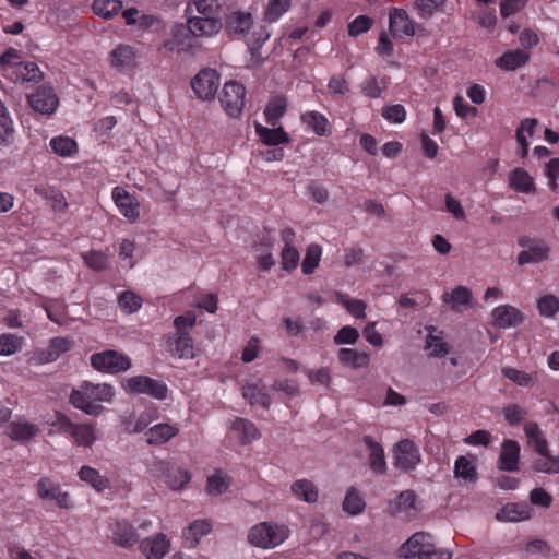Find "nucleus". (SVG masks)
<instances>
[{
  "label": "nucleus",
  "instance_id": "f3484780",
  "mask_svg": "<svg viewBox=\"0 0 559 559\" xmlns=\"http://www.w3.org/2000/svg\"><path fill=\"white\" fill-rule=\"evenodd\" d=\"M139 548L146 559H163L170 549V542L165 534L158 533L154 538L141 540Z\"/></svg>",
  "mask_w": 559,
  "mask_h": 559
},
{
  "label": "nucleus",
  "instance_id": "aec40b11",
  "mask_svg": "<svg viewBox=\"0 0 559 559\" xmlns=\"http://www.w3.org/2000/svg\"><path fill=\"white\" fill-rule=\"evenodd\" d=\"M195 37L212 36L217 34L222 27L221 16H193L187 20Z\"/></svg>",
  "mask_w": 559,
  "mask_h": 559
},
{
  "label": "nucleus",
  "instance_id": "680f3d73",
  "mask_svg": "<svg viewBox=\"0 0 559 559\" xmlns=\"http://www.w3.org/2000/svg\"><path fill=\"white\" fill-rule=\"evenodd\" d=\"M228 489V484L221 476V471L210 476L206 483V492L212 496H219Z\"/></svg>",
  "mask_w": 559,
  "mask_h": 559
},
{
  "label": "nucleus",
  "instance_id": "13d9d810",
  "mask_svg": "<svg viewBox=\"0 0 559 559\" xmlns=\"http://www.w3.org/2000/svg\"><path fill=\"white\" fill-rule=\"evenodd\" d=\"M269 37L270 33L264 28L252 35V38H250L248 41V47L252 58L257 59L258 61L262 60L259 51L262 45L269 39Z\"/></svg>",
  "mask_w": 559,
  "mask_h": 559
},
{
  "label": "nucleus",
  "instance_id": "5fc2aeb1",
  "mask_svg": "<svg viewBox=\"0 0 559 559\" xmlns=\"http://www.w3.org/2000/svg\"><path fill=\"white\" fill-rule=\"evenodd\" d=\"M14 124L10 115L0 116V145H9L14 138Z\"/></svg>",
  "mask_w": 559,
  "mask_h": 559
},
{
  "label": "nucleus",
  "instance_id": "1a4fd4ad",
  "mask_svg": "<svg viewBox=\"0 0 559 559\" xmlns=\"http://www.w3.org/2000/svg\"><path fill=\"white\" fill-rule=\"evenodd\" d=\"M394 465L408 473L420 463L421 456L418 447L409 439H403L393 447Z\"/></svg>",
  "mask_w": 559,
  "mask_h": 559
},
{
  "label": "nucleus",
  "instance_id": "0e129e2a",
  "mask_svg": "<svg viewBox=\"0 0 559 559\" xmlns=\"http://www.w3.org/2000/svg\"><path fill=\"white\" fill-rule=\"evenodd\" d=\"M17 64L24 69L21 73L24 81L38 83L44 79L43 72L35 62L26 61Z\"/></svg>",
  "mask_w": 559,
  "mask_h": 559
},
{
  "label": "nucleus",
  "instance_id": "5701e85b",
  "mask_svg": "<svg viewBox=\"0 0 559 559\" xmlns=\"http://www.w3.org/2000/svg\"><path fill=\"white\" fill-rule=\"evenodd\" d=\"M530 60V53L522 50H507L501 57L497 58L495 64L503 71H515L524 67Z\"/></svg>",
  "mask_w": 559,
  "mask_h": 559
},
{
  "label": "nucleus",
  "instance_id": "f03ea898",
  "mask_svg": "<svg viewBox=\"0 0 559 559\" xmlns=\"http://www.w3.org/2000/svg\"><path fill=\"white\" fill-rule=\"evenodd\" d=\"M405 559H451L452 552L437 549L432 536L426 532H416L400 548Z\"/></svg>",
  "mask_w": 559,
  "mask_h": 559
},
{
  "label": "nucleus",
  "instance_id": "a211bd4d",
  "mask_svg": "<svg viewBox=\"0 0 559 559\" xmlns=\"http://www.w3.org/2000/svg\"><path fill=\"white\" fill-rule=\"evenodd\" d=\"M112 199L119 209L120 213L129 218L130 221L134 222L139 215V202L134 197H132L130 193H128L126 190L116 187L112 190Z\"/></svg>",
  "mask_w": 559,
  "mask_h": 559
},
{
  "label": "nucleus",
  "instance_id": "e2e57ef3",
  "mask_svg": "<svg viewBox=\"0 0 559 559\" xmlns=\"http://www.w3.org/2000/svg\"><path fill=\"white\" fill-rule=\"evenodd\" d=\"M382 116L390 122L402 123L406 118V110L403 105H390L382 109Z\"/></svg>",
  "mask_w": 559,
  "mask_h": 559
},
{
  "label": "nucleus",
  "instance_id": "a18cd8bd",
  "mask_svg": "<svg viewBox=\"0 0 559 559\" xmlns=\"http://www.w3.org/2000/svg\"><path fill=\"white\" fill-rule=\"evenodd\" d=\"M337 301L346 308V310L358 319L366 317V302L360 299L352 300L344 294H337Z\"/></svg>",
  "mask_w": 559,
  "mask_h": 559
},
{
  "label": "nucleus",
  "instance_id": "603ef678",
  "mask_svg": "<svg viewBox=\"0 0 559 559\" xmlns=\"http://www.w3.org/2000/svg\"><path fill=\"white\" fill-rule=\"evenodd\" d=\"M359 338V332L356 328L350 325H345L341 328L335 336L333 337V342L335 345L348 344L354 345Z\"/></svg>",
  "mask_w": 559,
  "mask_h": 559
},
{
  "label": "nucleus",
  "instance_id": "9d476101",
  "mask_svg": "<svg viewBox=\"0 0 559 559\" xmlns=\"http://www.w3.org/2000/svg\"><path fill=\"white\" fill-rule=\"evenodd\" d=\"M28 105L37 112L43 115H52L59 104L53 87L41 86L35 93L27 95Z\"/></svg>",
  "mask_w": 559,
  "mask_h": 559
},
{
  "label": "nucleus",
  "instance_id": "6ab92c4d",
  "mask_svg": "<svg viewBox=\"0 0 559 559\" xmlns=\"http://www.w3.org/2000/svg\"><path fill=\"white\" fill-rule=\"evenodd\" d=\"M520 444L515 440H504L502 450L498 460V468L506 472H515L519 469Z\"/></svg>",
  "mask_w": 559,
  "mask_h": 559
},
{
  "label": "nucleus",
  "instance_id": "c03bdc74",
  "mask_svg": "<svg viewBox=\"0 0 559 559\" xmlns=\"http://www.w3.org/2000/svg\"><path fill=\"white\" fill-rule=\"evenodd\" d=\"M52 151L63 157L71 156L76 152V142L68 136H57L50 141Z\"/></svg>",
  "mask_w": 559,
  "mask_h": 559
},
{
  "label": "nucleus",
  "instance_id": "58836bf2",
  "mask_svg": "<svg viewBox=\"0 0 559 559\" xmlns=\"http://www.w3.org/2000/svg\"><path fill=\"white\" fill-rule=\"evenodd\" d=\"M454 476L456 478H463L465 481L476 483L478 475L475 466L464 455L456 459L454 464Z\"/></svg>",
  "mask_w": 559,
  "mask_h": 559
},
{
  "label": "nucleus",
  "instance_id": "b1692460",
  "mask_svg": "<svg viewBox=\"0 0 559 559\" xmlns=\"http://www.w3.org/2000/svg\"><path fill=\"white\" fill-rule=\"evenodd\" d=\"M364 443L369 449V466L376 473L383 475L386 472V462L382 445L374 441L371 436H365Z\"/></svg>",
  "mask_w": 559,
  "mask_h": 559
},
{
  "label": "nucleus",
  "instance_id": "2f4dec72",
  "mask_svg": "<svg viewBox=\"0 0 559 559\" xmlns=\"http://www.w3.org/2000/svg\"><path fill=\"white\" fill-rule=\"evenodd\" d=\"M292 493L307 503H316L319 498L317 486L309 479H298L292 484Z\"/></svg>",
  "mask_w": 559,
  "mask_h": 559
},
{
  "label": "nucleus",
  "instance_id": "864d4df0",
  "mask_svg": "<svg viewBox=\"0 0 559 559\" xmlns=\"http://www.w3.org/2000/svg\"><path fill=\"white\" fill-rule=\"evenodd\" d=\"M372 26V20L367 15H358L347 26L348 35L357 37L367 33Z\"/></svg>",
  "mask_w": 559,
  "mask_h": 559
},
{
  "label": "nucleus",
  "instance_id": "0eeeda50",
  "mask_svg": "<svg viewBox=\"0 0 559 559\" xmlns=\"http://www.w3.org/2000/svg\"><path fill=\"white\" fill-rule=\"evenodd\" d=\"M123 388L132 394H147L156 400H165L168 388L166 383L147 376H135L127 379Z\"/></svg>",
  "mask_w": 559,
  "mask_h": 559
},
{
  "label": "nucleus",
  "instance_id": "09e8293b",
  "mask_svg": "<svg viewBox=\"0 0 559 559\" xmlns=\"http://www.w3.org/2000/svg\"><path fill=\"white\" fill-rule=\"evenodd\" d=\"M71 436L74 438L78 445L83 447H91L95 440L93 429L88 425H76L73 428Z\"/></svg>",
  "mask_w": 559,
  "mask_h": 559
},
{
  "label": "nucleus",
  "instance_id": "20e7f679",
  "mask_svg": "<svg viewBox=\"0 0 559 559\" xmlns=\"http://www.w3.org/2000/svg\"><path fill=\"white\" fill-rule=\"evenodd\" d=\"M245 97L246 87L237 81H228L223 86L219 103L228 116L238 118L245 107Z\"/></svg>",
  "mask_w": 559,
  "mask_h": 559
},
{
  "label": "nucleus",
  "instance_id": "49530a36",
  "mask_svg": "<svg viewBox=\"0 0 559 559\" xmlns=\"http://www.w3.org/2000/svg\"><path fill=\"white\" fill-rule=\"evenodd\" d=\"M86 265L94 271H103L107 269L108 258L102 251L92 250L82 254Z\"/></svg>",
  "mask_w": 559,
  "mask_h": 559
},
{
  "label": "nucleus",
  "instance_id": "bb28decb",
  "mask_svg": "<svg viewBox=\"0 0 559 559\" xmlns=\"http://www.w3.org/2000/svg\"><path fill=\"white\" fill-rule=\"evenodd\" d=\"M417 496L414 490L407 489L401 491L395 499L390 500L388 503V511L391 514L408 512L416 510Z\"/></svg>",
  "mask_w": 559,
  "mask_h": 559
},
{
  "label": "nucleus",
  "instance_id": "79ce46f5",
  "mask_svg": "<svg viewBox=\"0 0 559 559\" xmlns=\"http://www.w3.org/2000/svg\"><path fill=\"white\" fill-rule=\"evenodd\" d=\"M38 432V429L35 425L32 424H14L12 423L9 426L8 436L12 440L26 442L31 440L36 433Z\"/></svg>",
  "mask_w": 559,
  "mask_h": 559
},
{
  "label": "nucleus",
  "instance_id": "393cba45",
  "mask_svg": "<svg viewBox=\"0 0 559 559\" xmlns=\"http://www.w3.org/2000/svg\"><path fill=\"white\" fill-rule=\"evenodd\" d=\"M162 471L167 485L174 490L182 489L191 480V474L187 469L174 466L170 463L163 462Z\"/></svg>",
  "mask_w": 559,
  "mask_h": 559
},
{
  "label": "nucleus",
  "instance_id": "4be33fe9",
  "mask_svg": "<svg viewBox=\"0 0 559 559\" xmlns=\"http://www.w3.org/2000/svg\"><path fill=\"white\" fill-rule=\"evenodd\" d=\"M508 181L509 187L516 192L535 194L537 191L534 178L524 168L519 167L510 171Z\"/></svg>",
  "mask_w": 559,
  "mask_h": 559
},
{
  "label": "nucleus",
  "instance_id": "ea45409f",
  "mask_svg": "<svg viewBox=\"0 0 559 559\" xmlns=\"http://www.w3.org/2000/svg\"><path fill=\"white\" fill-rule=\"evenodd\" d=\"M242 396L249 401L251 405H261L265 409L270 407L271 397L270 395L258 389L255 384H247L242 388Z\"/></svg>",
  "mask_w": 559,
  "mask_h": 559
},
{
  "label": "nucleus",
  "instance_id": "de8ad7c7",
  "mask_svg": "<svg viewBox=\"0 0 559 559\" xmlns=\"http://www.w3.org/2000/svg\"><path fill=\"white\" fill-rule=\"evenodd\" d=\"M290 7V0H270L267 9L264 14V20L267 22H274Z\"/></svg>",
  "mask_w": 559,
  "mask_h": 559
},
{
  "label": "nucleus",
  "instance_id": "9b49d317",
  "mask_svg": "<svg viewBox=\"0 0 559 559\" xmlns=\"http://www.w3.org/2000/svg\"><path fill=\"white\" fill-rule=\"evenodd\" d=\"M166 345L171 356L179 359H192L195 356L193 340L186 331L167 334Z\"/></svg>",
  "mask_w": 559,
  "mask_h": 559
},
{
  "label": "nucleus",
  "instance_id": "4468645a",
  "mask_svg": "<svg viewBox=\"0 0 559 559\" xmlns=\"http://www.w3.org/2000/svg\"><path fill=\"white\" fill-rule=\"evenodd\" d=\"M492 325L498 329L514 328L523 323L524 314L515 307L501 305L491 312Z\"/></svg>",
  "mask_w": 559,
  "mask_h": 559
},
{
  "label": "nucleus",
  "instance_id": "052dcab7",
  "mask_svg": "<svg viewBox=\"0 0 559 559\" xmlns=\"http://www.w3.org/2000/svg\"><path fill=\"white\" fill-rule=\"evenodd\" d=\"M281 257L283 270L293 271L297 267L300 255L295 247H284Z\"/></svg>",
  "mask_w": 559,
  "mask_h": 559
},
{
  "label": "nucleus",
  "instance_id": "3c124183",
  "mask_svg": "<svg viewBox=\"0 0 559 559\" xmlns=\"http://www.w3.org/2000/svg\"><path fill=\"white\" fill-rule=\"evenodd\" d=\"M118 305L123 311L133 313L141 308L142 299L132 292H123L118 298Z\"/></svg>",
  "mask_w": 559,
  "mask_h": 559
},
{
  "label": "nucleus",
  "instance_id": "7ed1b4c3",
  "mask_svg": "<svg viewBox=\"0 0 559 559\" xmlns=\"http://www.w3.org/2000/svg\"><path fill=\"white\" fill-rule=\"evenodd\" d=\"M91 365L98 371L116 374L131 368V359L114 349H107L91 356Z\"/></svg>",
  "mask_w": 559,
  "mask_h": 559
},
{
  "label": "nucleus",
  "instance_id": "c756f323",
  "mask_svg": "<svg viewBox=\"0 0 559 559\" xmlns=\"http://www.w3.org/2000/svg\"><path fill=\"white\" fill-rule=\"evenodd\" d=\"M179 432L178 428L168 424H158L146 431V442L150 445H160Z\"/></svg>",
  "mask_w": 559,
  "mask_h": 559
},
{
  "label": "nucleus",
  "instance_id": "cd10ccee",
  "mask_svg": "<svg viewBox=\"0 0 559 559\" xmlns=\"http://www.w3.org/2000/svg\"><path fill=\"white\" fill-rule=\"evenodd\" d=\"M255 132L259 135L261 142L269 146H277L278 144L289 142L288 134L282 127L270 129L255 123Z\"/></svg>",
  "mask_w": 559,
  "mask_h": 559
},
{
  "label": "nucleus",
  "instance_id": "c9c22d12",
  "mask_svg": "<svg viewBox=\"0 0 559 559\" xmlns=\"http://www.w3.org/2000/svg\"><path fill=\"white\" fill-rule=\"evenodd\" d=\"M301 121L320 136H325L330 133L328 119L318 111H307L302 114Z\"/></svg>",
  "mask_w": 559,
  "mask_h": 559
},
{
  "label": "nucleus",
  "instance_id": "8fccbe9b",
  "mask_svg": "<svg viewBox=\"0 0 559 559\" xmlns=\"http://www.w3.org/2000/svg\"><path fill=\"white\" fill-rule=\"evenodd\" d=\"M539 314L554 317L559 311V299L554 295H545L537 301Z\"/></svg>",
  "mask_w": 559,
  "mask_h": 559
},
{
  "label": "nucleus",
  "instance_id": "4c0bfd02",
  "mask_svg": "<svg viewBox=\"0 0 559 559\" xmlns=\"http://www.w3.org/2000/svg\"><path fill=\"white\" fill-rule=\"evenodd\" d=\"M212 531V525L206 520H195L192 522L188 531L185 533V538L190 543V547H195L199 544V539L209 534Z\"/></svg>",
  "mask_w": 559,
  "mask_h": 559
},
{
  "label": "nucleus",
  "instance_id": "c85d7f7f",
  "mask_svg": "<svg viewBox=\"0 0 559 559\" xmlns=\"http://www.w3.org/2000/svg\"><path fill=\"white\" fill-rule=\"evenodd\" d=\"M231 429L240 433L239 440L243 445L250 444L261 437L258 427L246 418L236 417L235 420L231 421Z\"/></svg>",
  "mask_w": 559,
  "mask_h": 559
},
{
  "label": "nucleus",
  "instance_id": "69168bd1",
  "mask_svg": "<svg viewBox=\"0 0 559 559\" xmlns=\"http://www.w3.org/2000/svg\"><path fill=\"white\" fill-rule=\"evenodd\" d=\"M21 345V340L12 334L0 335V355L9 356L16 352Z\"/></svg>",
  "mask_w": 559,
  "mask_h": 559
},
{
  "label": "nucleus",
  "instance_id": "4d7b16f0",
  "mask_svg": "<svg viewBox=\"0 0 559 559\" xmlns=\"http://www.w3.org/2000/svg\"><path fill=\"white\" fill-rule=\"evenodd\" d=\"M526 414V409L520 406L519 404H509L503 407L504 419L511 426H516L521 424L522 420L525 418Z\"/></svg>",
  "mask_w": 559,
  "mask_h": 559
},
{
  "label": "nucleus",
  "instance_id": "a19ab883",
  "mask_svg": "<svg viewBox=\"0 0 559 559\" xmlns=\"http://www.w3.org/2000/svg\"><path fill=\"white\" fill-rule=\"evenodd\" d=\"M322 249L318 243H311L307 247L305 258L301 263L302 273L312 274L321 260Z\"/></svg>",
  "mask_w": 559,
  "mask_h": 559
},
{
  "label": "nucleus",
  "instance_id": "6e6552de",
  "mask_svg": "<svg viewBox=\"0 0 559 559\" xmlns=\"http://www.w3.org/2000/svg\"><path fill=\"white\" fill-rule=\"evenodd\" d=\"M518 243L520 247L525 249L518 255L519 265L540 263L549 258L550 248L547 246L545 240L540 238L522 236L519 238Z\"/></svg>",
  "mask_w": 559,
  "mask_h": 559
},
{
  "label": "nucleus",
  "instance_id": "423d86ee",
  "mask_svg": "<svg viewBox=\"0 0 559 559\" xmlns=\"http://www.w3.org/2000/svg\"><path fill=\"white\" fill-rule=\"evenodd\" d=\"M221 84V75L215 69H202L192 80L191 87L195 96L203 102L215 98Z\"/></svg>",
  "mask_w": 559,
  "mask_h": 559
},
{
  "label": "nucleus",
  "instance_id": "f257e3e1",
  "mask_svg": "<svg viewBox=\"0 0 559 559\" xmlns=\"http://www.w3.org/2000/svg\"><path fill=\"white\" fill-rule=\"evenodd\" d=\"M112 396L114 389L110 384H94L84 381L80 389L71 392L70 402L75 408L84 411L87 415L98 416L103 413L104 407L96 404L95 401L110 402Z\"/></svg>",
  "mask_w": 559,
  "mask_h": 559
},
{
  "label": "nucleus",
  "instance_id": "2eb2a0df",
  "mask_svg": "<svg viewBox=\"0 0 559 559\" xmlns=\"http://www.w3.org/2000/svg\"><path fill=\"white\" fill-rule=\"evenodd\" d=\"M389 31L393 37H401L402 35L413 36L415 34L414 24L406 10L401 8L390 10Z\"/></svg>",
  "mask_w": 559,
  "mask_h": 559
},
{
  "label": "nucleus",
  "instance_id": "6e6d98bb",
  "mask_svg": "<svg viewBox=\"0 0 559 559\" xmlns=\"http://www.w3.org/2000/svg\"><path fill=\"white\" fill-rule=\"evenodd\" d=\"M199 14L204 16H221V0H199L194 2Z\"/></svg>",
  "mask_w": 559,
  "mask_h": 559
},
{
  "label": "nucleus",
  "instance_id": "774afa93",
  "mask_svg": "<svg viewBox=\"0 0 559 559\" xmlns=\"http://www.w3.org/2000/svg\"><path fill=\"white\" fill-rule=\"evenodd\" d=\"M545 176L549 180V187L551 191L556 192L558 190V183L557 180L559 179V158L555 157L551 158L546 165H545Z\"/></svg>",
  "mask_w": 559,
  "mask_h": 559
},
{
  "label": "nucleus",
  "instance_id": "bf43d9fd",
  "mask_svg": "<svg viewBox=\"0 0 559 559\" xmlns=\"http://www.w3.org/2000/svg\"><path fill=\"white\" fill-rule=\"evenodd\" d=\"M501 372L503 377L508 378L510 381L520 386H527L533 379L532 374L512 367H504L502 368Z\"/></svg>",
  "mask_w": 559,
  "mask_h": 559
},
{
  "label": "nucleus",
  "instance_id": "ddd939ff",
  "mask_svg": "<svg viewBox=\"0 0 559 559\" xmlns=\"http://www.w3.org/2000/svg\"><path fill=\"white\" fill-rule=\"evenodd\" d=\"M192 37L195 36L188 21L186 24H175L171 28V38L164 43V48L170 52L186 51L191 47Z\"/></svg>",
  "mask_w": 559,
  "mask_h": 559
},
{
  "label": "nucleus",
  "instance_id": "338daca9",
  "mask_svg": "<svg viewBox=\"0 0 559 559\" xmlns=\"http://www.w3.org/2000/svg\"><path fill=\"white\" fill-rule=\"evenodd\" d=\"M444 0H416L414 8L417 10L420 17H430L435 10L440 7Z\"/></svg>",
  "mask_w": 559,
  "mask_h": 559
},
{
  "label": "nucleus",
  "instance_id": "37998d69",
  "mask_svg": "<svg viewBox=\"0 0 559 559\" xmlns=\"http://www.w3.org/2000/svg\"><path fill=\"white\" fill-rule=\"evenodd\" d=\"M366 503L357 489L354 487L349 488L343 501V510L352 515H357L364 511Z\"/></svg>",
  "mask_w": 559,
  "mask_h": 559
},
{
  "label": "nucleus",
  "instance_id": "f8f14e48",
  "mask_svg": "<svg viewBox=\"0 0 559 559\" xmlns=\"http://www.w3.org/2000/svg\"><path fill=\"white\" fill-rule=\"evenodd\" d=\"M37 495L43 500H55L57 506L61 509H69L71 507L69 493L61 490L59 484L52 481L48 477H43L38 480Z\"/></svg>",
  "mask_w": 559,
  "mask_h": 559
},
{
  "label": "nucleus",
  "instance_id": "39448f33",
  "mask_svg": "<svg viewBox=\"0 0 559 559\" xmlns=\"http://www.w3.org/2000/svg\"><path fill=\"white\" fill-rule=\"evenodd\" d=\"M286 531L283 527L272 526L266 522L253 526L248 534L250 544L262 547L273 548L285 540Z\"/></svg>",
  "mask_w": 559,
  "mask_h": 559
},
{
  "label": "nucleus",
  "instance_id": "f704fd0d",
  "mask_svg": "<svg viewBox=\"0 0 559 559\" xmlns=\"http://www.w3.org/2000/svg\"><path fill=\"white\" fill-rule=\"evenodd\" d=\"M79 477L82 481L90 484L98 492L109 487V479L100 475L99 472L91 466L84 465L79 471Z\"/></svg>",
  "mask_w": 559,
  "mask_h": 559
},
{
  "label": "nucleus",
  "instance_id": "a878e982",
  "mask_svg": "<svg viewBox=\"0 0 559 559\" xmlns=\"http://www.w3.org/2000/svg\"><path fill=\"white\" fill-rule=\"evenodd\" d=\"M531 518V508L527 503H507L496 514L498 521L518 522Z\"/></svg>",
  "mask_w": 559,
  "mask_h": 559
},
{
  "label": "nucleus",
  "instance_id": "473e14b6",
  "mask_svg": "<svg viewBox=\"0 0 559 559\" xmlns=\"http://www.w3.org/2000/svg\"><path fill=\"white\" fill-rule=\"evenodd\" d=\"M337 358L342 365L349 366L354 369L367 367L370 360L366 352H358L352 348L338 349Z\"/></svg>",
  "mask_w": 559,
  "mask_h": 559
},
{
  "label": "nucleus",
  "instance_id": "e433bc0d",
  "mask_svg": "<svg viewBox=\"0 0 559 559\" xmlns=\"http://www.w3.org/2000/svg\"><path fill=\"white\" fill-rule=\"evenodd\" d=\"M92 9L96 15L110 20L120 12L122 2L120 0H94Z\"/></svg>",
  "mask_w": 559,
  "mask_h": 559
},
{
  "label": "nucleus",
  "instance_id": "412c9836",
  "mask_svg": "<svg viewBox=\"0 0 559 559\" xmlns=\"http://www.w3.org/2000/svg\"><path fill=\"white\" fill-rule=\"evenodd\" d=\"M251 13L234 11L226 16L225 31L229 36L246 34L252 26Z\"/></svg>",
  "mask_w": 559,
  "mask_h": 559
},
{
  "label": "nucleus",
  "instance_id": "72a5a7b5",
  "mask_svg": "<svg viewBox=\"0 0 559 559\" xmlns=\"http://www.w3.org/2000/svg\"><path fill=\"white\" fill-rule=\"evenodd\" d=\"M287 99L282 95H277L267 103L264 115L266 122L272 127L278 123L280 118L286 112Z\"/></svg>",
  "mask_w": 559,
  "mask_h": 559
},
{
  "label": "nucleus",
  "instance_id": "7c9ffc66",
  "mask_svg": "<svg viewBox=\"0 0 559 559\" xmlns=\"http://www.w3.org/2000/svg\"><path fill=\"white\" fill-rule=\"evenodd\" d=\"M472 298L471 289L465 286H457L450 294L445 293L442 296L443 302L450 305L454 311H462V307L469 306Z\"/></svg>",
  "mask_w": 559,
  "mask_h": 559
},
{
  "label": "nucleus",
  "instance_id": "dca6fc26",
  "mask_svg": "<svg viewBox=\"0 0 559 559\" xmlns=\"http://www.w3.org/2000/svg\"><path fill=\"white\" fill-rule=\"evenodd\" d=\"M112 543L121 548H130L139 540L134 526L126 520L116 521L110 525Z\"/></svg>",
  "mask_w": 559,
  "mask_h": 559
}]
</instances>
